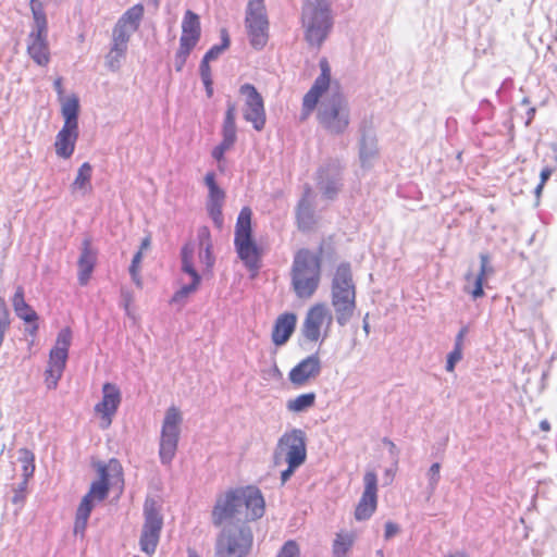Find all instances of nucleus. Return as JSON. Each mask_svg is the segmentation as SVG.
<instances>
[{
    "label": "nucleus",
    "mask_w": 557,
    "mask_h": 557,
    "mask_svg": "<svg viewBox=\"0 0 557 557\" xmlns=\"http://www.w3.org/2000/svg\"><path fill=\"white\" fill-rule=\"evenodd\" d=\"M494 272L493 267L490 264V257L486 253L480 256V272L473 274L468 271L465 275V287L463 290L472 296L473 299H478L484 296L483 284L487 280V276Z\"/></svg>",
    "instance_id": "obj_21"
},
{
    "label": "nucleus",
    "mask_w": 557,
    "mask_h": 557,
    "mask_svg": "<svg viewBox=\"0 0 557 557\" xmlns=\"http://www.w3.org/2000/svg\"><path fill=\"white\" fill-rule=\"evenodd\" d=\"M333 317L324 302L312 305L302 322V335L309 342L324 339L331 329Z\"/></svg>",
    "instance_id": "obj_12"
},
{
    "label": "nucleus",
    "mask_w": 557,
    "mask_h": 557,
    "mask_svg": "<svg viewBox=\"0 0 557 557\" xmlns=\"http://www.w3.org/2000/svg\"><path fill=\"white\" fill-rule=\"evenodd\" d=\"M73 339L70 326L60 330L55 343L49 352V360L45 371V383L48 388H55L66 367L69 350Z\"/></svg>",
    "instance_id": "obj_9"
},
{
    "label": "nucleus",
    "mask_w": 557,
    "mask_h": 557,
    "mask_svg": "<svg viewBox=\"0 0 557 557\" xmlns=\"http://www.w3.org/2000/svg\"><path fill=\"white\" fill-rule=\"evenodd\" d=\"M321 73L315 78L309 91L304 96L300 119L307 120L318 107V121L331 134H342L350 121V110L346 97L338 90H329L331 84V69L325 58L319 62Z\"/></svg>",
    "instance_id": "obj_2"
},
{
    "label": "nucleus",
    "mask_w": 557,
    "mask_h": 557,
    "mask_svg": "<svg viewBox=\"0 0 557 557\" xmlns=\"http://www.w3.org/2000/svg\"><path fill=\"white\" fill-rule=\"evenodd\" d=\"M540 174H543V175L550 174V170H549V169H547V168H545V169H543V170L541 171V173H540Z\"/></svg>",
    "instance_id": "obj_60"
},
{
    "label": "nucleus",
    "mask_w": 557,
    "mask_h": 557,
    "mask_svg": "<svg viewBox=\"0 0 557 557\" xmlns=\"http://www.w3.org/2000/svg\"><path fill=\"white\" fill-rule=\"evenodd\" d=\"M339 170V163L337 161H334L332 163V169L331 171H338Z\"/></svg>",
    "instance_id": "obj_57"
},
{
    "label": "nucleus",
    "mask_w": 557,
    "mask_h": 557,
    "mask_svg": "<svg viewBox=\"0 0 557 557\" xmlns=\"http://www.w3.org/2000/svg\"><path fill=\"white\" fill-rule=\"evenodd\" d=\"M127 47L128 42L112 37L111 48L106 57L107 66L111 71H117L120 69L121 60L125 58Z\"/></svg>",
    "instance_id": "obj_30"
},
{
    "label": "nucleus",
    "mask_w": 557,
    "mask_h": 557,
    "mask_svg": "<svg viewBox=\"0 0 557 557\" xmlns=\"http://www.w3.org/2000/svg\"><path fill=\"white\" fill-rule=\"evenodd\" d=\"M234 247L245 267L249 271L258 272L261 268L264 248L253 235L252 211L249 207L242 208L237 216L234 228Z\"/></svg>",
    "instance_id": "obj_8"
},
{
    "label": "nucleus",
    "mask_w": 557,
    "mask_h": 557,
    "mask_svg": "<svg viewBox=\"0 0 557 557\" xmlns=\"http://www.w3.org/2000/svg\"><path fill=\"white\" fill-rule=\"evenodd\" d=\"M201 28L199 16L190 10H187L182 22V40L187 39L189 42L198 44L200 39Z\"/></svg>",
    "instance_id": "obj_27"
},
{
    "label": "nucleus",
    "mask_w": 557,
    "mask_h": 557,
    "mask_svg": "<svg viewBox=\"0 0 557 557\" xmlns=\"http://www.w3.org/2000/svg\"><path fill=\"white\" fill-rule=\"evenodd\" d=\"M144 5L137 3L127 9L117 20L112 29V37L128 42L132 35L135 34L144 18Z\"/></svg>",
    "instance_id": "obj_17"
},
{
    "label": "nucleus",
    "mask_w": 557,
    "mask_h": 557,
    "mask_svg": "<svg viewBox=\"0 0 557 557\" xmlns=\"http://www.w3.org/2000/svg\"><path fill=\"white\" fill-rule=\"evenodd\" d=\"M205 182L209 188V200L207 203L208 212L214 223L221 227L223 224L222 207L225 199V193L218 186L214 176H206Z\"/></svg>",
    "instance_id": "obj_24"
},
{
    "label": "nucleus",
    "mask_w": 557,
    "mask_h": 557,
    "mask_svg": "<svg viewBox=\"0 0 557 557\" xmlns=\"http://www.w3.org/2000/svg\"><path fill=\"white\" fill-rule=\"evenodd\" d=\"M53 86H54V90L57 91V94L59 96L60 101L65 99L64 96H63L64 89H63V82H62L61 77H58L54 81Z\"/></svg>",
    "instance_id": "obj_49"
},
{
    "label": "nucleus",
    "mask_w": 557,
    "mask_h": 557,
    "mask_svg": "<svg viewBox=\"0 0 557 557\" xmlns=\"http://www.w3.org/2000/svg\"><path fill=\"white\" fill-rule=\"evenodd\" d=\"M297 226L302 232L311 231L315 223L313 209L306 200H301L296 214Z\"/></svg>",
    "instance_id": "obj_32"
},
{
    "label": "nucleus",
    "mask_w": 557,
    "mask_h": 557,
    "mask_svg": "<svg viewBox=\"0 0 557 557\" xmlns=\"http://www.w3.org/2000/svg\"><path fill=\"white\" fill-rule=\"evenodd\" d=\"M300 22L307 44L310 47L320 48L334 25L330 0H305Z\"/></svg>",
    "instance_id": "obj_6"
},
{
    "label": "nucleus",
    "mask_w": 557,
    "mask_h": 557,
    "mask_svg": "<svg viewBox=\"0 0 557 557\" xmlns=\"http://www.w3.org/2000/svg\"><path fill=\"white\" fill-rule=\"evenodd\" d=\"M548 177L549 176H541L539 184H536V186L531 190V191H534L536 197H540L542 188H543L544 184L546 183V181L548 180Z\"/></svg>",
    "instance_id": "obj_50"
},
{
    "label": "nucleus",
    "mask_w": 557,
    "mask_h": 557,
    "mask_svg": "<svg viewBox=\"0 0 557 557\" xmlns=\"http://www.w3.org/2000/svg\"><path fill=\"white\" fill-rule=\"evenodd\" d=\"M440 469H441V466L440 463L435 462L431 466L430 468V472H431V475H432V479L436 482L438 480V475H440Z\"/></svg>",
    "instance_id": "obj_51"
},
{
    "label": "nucleus",
    "mask_w": 557,
    "mask_h": 557,
    "mask_svg": "<svg viewBox=\"0 0 557 557\" xmlns=\"http://www.w3.org/2000/svg\"><path fill=\"white\" fill-rule=\"evenodd\" d=\"M542 428H543L544 430H548V429H549L548 424H547V423H545V422H543V423H542Z\"/></svg>",
    "instance_id": "obj_63"
},
{
    "label": "nucleus",
    "mask_w": 557,
    "mask_h": 557,
    "mask_svg": "<svg viewBox=\"0 0 557 557\" xmlns=\"http://www.w3.org/2000/svg\"><path fill=\"white\" fill-rule=\"evenodd\" d=\"M468 332V329L467 327H462L457 336H456V341H455V347L454 348H457V349H463V341H465V336Z\"/></svg>",
    "instance_id": "obj_48"
},
{
    "label": "nucleus",
    "mask_w": 557,
    "mask_h": 557,
    "mask_svg": "<svg viewBox=\"0 0 557 557\" xmlns=\"http://www.w3.org/2000/svg\"><path fill=\"white\" fill-rule=\"evenodd\" d=\"M28 482L29 480L23 479V481L13 490L12 503L20 508L25 504L28 494Z\"/></svg>",
    "instance_id": "obj_39"
},
{
    "label": "nucleus",
    "mask_w": 557,
    "mask_h": 557,
    "mask_svg": "<svg viewBox=\"0 0 557 557\" xmlns=\"http://www.w3.org/2000/svg\"><path fill=\"white\" fill-rule=\"evenodd\" d=\"M245 23L251 46L256 49H262L268 41L269 28L264 0H250L248 2Z\"/></svg>",
    "instance_id": "obj_11"
},
{
    "label": "nucleus",
    "mask_w": 557,
    "mask_h": 557,
    "mask_svg": "<svg viewBox=\"0 0 557 557\" xmlns=\"http://www.w3.org/2000/svg\"><path fill=\"white\" fill-rule=\"evenodd\" d=\"M235 116H236V106L233 102H227V108L225 112V117L223 121V127H222V141L214 147L212 150V157L220 161L225 151H227L236 141V123H235Z\"/></svg>",
    "instance_id": "obj_20"
},
{
    "label": "nucleus",
    "mask_w": 557,
    "mask_h": 557,
    "mask_svg": "<svg viewBox=\"0 0 557 557\" xmlns=\"http://www.w3.org/2000/svg\"><path fill=\"white\" fill-rule=\"evenodd\" d=\"M221 44L212 46L207 53L205 54V59L208 61L216 60L222 52H224L230 46V36L225 28L221 29Z\"/></svg>",
    "instance_id": "obj_37"
},
{
    "label": "nucleus",
    "mask_w": 557,
    "mask_h": 557,
    "mask_svg": "<svg viewBox=\"0 0 557 557\" xmlns=\"http://www.w3.org/2000/svg\"><path fill=\"white\" fill-rule=\"evenodd\" d=\"M307 458L305 432L294 429L285 432L278 440L274 453L275 462L281 460L292 462L293 465H302Z\"/></svg>",
    "instance_id": "obj_10"
},
{
    "label": "nucleus",
    "mask_w": 557,
    "mask_h": 557,
    "mask_svg": "<svg viewBox=\"0 0 557 557\" xmlns=\"http://www.w3.org/2000/svg\"><path fill=\"white\" fill-rule=\"evenodd\" d=\"M209 62L207 59H202L201 63H200V76H201V79H202V83L203 85H209L210 83V79L211 78V69H210V65H209Z\"/></svg>",
    "instance_id": "obj_45"
},
{
    "label": "nucleus",
    "mask_w": 557,
    "mask_h": 557,
    "mask_svg": "<svg viewBox=\"0 0 557 557\" xmlns=\"http://www.w3.org/2000/svg\"><path fill=\"white\" fill-rule=\"evenodd\" d=\"M188 557H200L195 549H188Z\"/></svg>",
    "instance_id": "obj_56"
},
{
    "label": "nucleus",
    "mask_w": 557,
    "mask_h": 557,
    "mask_svg": "<svg viewBox=\"0 0 557 557\" xmlns=\"http://www.w3.org/2000/svg\"><path fill=\"white\" fill-rule=\"evenodd\" d=\"M448 557H468L466 553L463 552H460V553H456L454 555H449Z\"/></svg>",
    "instance_id": "obj_58"
},
{
    "label": "nucleus",
    "mask_w": 557,
    "mask_h": 557,
    "mask_svg": "<svg viewBox=\"0 0 557 557\" xmlns=\"http://www.w3.org/2000/svg\"><path fill=\"white\" fill-rule=\"evenodd\" d=\"M29 7L34 20L30 32L48 33V21L42 2L39 0H30Z\"/></svg>",
    "instance_id": "obj_33"
},
{
    "label": "nucleus",
    "mask_w": 557,
    "mask_h": 557,
    "mask_svg": "<svg viewBox=\"0 0 557 557\" xmlns=\"http://www.w3.org/2000/svg\"><path fill=\"white\" fill-rule=\"evenodd\" d=\"M77 138L78 128L62 126L54 141L55 153L60 158H70L74 152Z\"/></svg>",
    "instance_id": "obj_26"
},
{
    "label": "nucleus",
    "mask_w": 557,
    "mask_h": 557,
    "mask_svg": "<svg viewBox=\"0 0 557 557\" xmlns=\"http://www.w3.org/2000/svg\"><path fill=\"white\" fill-rule=\"evenodd\" d=\"M91 185L89 181V176H76L73 185H72V191L74 194H81L84 195L88 190H90Z\"/></svg>",
    "instance_id": "obj_42"
},
{
    "label": "nucleus",
    "mask_w": 557,
    "mask_h": 557,
    "mask_svg": "<svg viewBox=\"0 0 557 557\" xmlns=\"http://www.w3.org/2000/svg\"><path fill=\"white\" fill-rule=\"evenodd\" d=\"M534 114H535V108H530L528 110V120H527V124H530V122L533 120L534 117Z\"/></svg>",
    "instance_id": "obj_54"
},
{
    "label": "nucleus",
    "mask_w": 557,
    "mask_h": 557,
    "mask_svg": "<svg viewBox=\"0 0 557 557\" xmlns=\"http://www.w3.org/2000/svg\"><path fill=\"white\" fill-rule=\"evenodd\" d=\"M276 557H300L299 545L293 540L285 542Z\"/></svg>",
    "instance_id": "obj_41"
},
{
    "label": "nucleus",
    "mask_w": 557,
    "mask_h": 557,
    "mask_svg": "<svg viewBox=\"0 0 557 557\" xmlns=\"http://www.w3.org/2000/svg\"><path fill=\"white\" fill-rule=\"evenodd\" d=\"M205 87H206L207 95H208L209 97H211V96H212V94H213V89H212V79H210L209 85H205Z\"/></svg>",
    "instance_id": "obj_55"
},
{
    "label": "nucleus",
    "mask_w": 557,
    "mask_h": 557,
    "mask_svg": "<svg viewBox=\"0 0 557 557\" xmlns=\"http://www.w3.org/2000/svg\"><path fill=\"white\" fill-rule=\"evenodd\" d=\"M48 33L30 32L27 37V53L38 65L45 66L50 61Z\"/></svg>",
    "instance_id": "obj_23"
},
{
    "label": "nucleus",
    "mask_w": 557,
    "mask_h": 557,
    "mask_svg": "<svg viewBox=\"0 0 557 557\" xmlns=\"http://www.w3.org/2000/svg\"><path fill=\"white\" fill-rule=\"evenodd\" d=\"M462 359V350L454 348L453 351L449 352L446 362V370L448 372H453L455 370V366L458 361Z\"/></svg>",
    "instance_id": "obj_43"
},
{
    "label": "nucleus",
    "mask_w": 557,
    "mask_h": 557,
    "mask_svg": "<svg viewBox=\"0 0 557 557\" xmlns=\"http://www.w3.org/2000/svg\"><path fill=\"white\" fill-rule=\"evenodd\" d=\"M264 512V497L255 485L232 487L220 494L211 511L212 523L215 527L232 520L243 523L220 532L215 542V557H246L253 544L252 531L246 523L261 519Z\"/></svg>",
    "instance_id": "obj_1"
},
{
    "label": "nucleus",
    "mask_w": 557,
    "mask_h": 557,
    "mask_svg": "<svg viewBox=\"0 0 557 557\" xmlns=\"http://www.w3.org/2000/svg\"><path fill=\"white\" fill-rule=\"evenodd\" d=\"M198 243H187L182 248V270L190 275L191 283L181 287L172 297V302L181 301L196 292L201 283V275H211L215 262L212 252L211 234L208 227L199 228Z\"/></svg>",
    "instance_id": "obj_3"
},
{
    "label": "nucleus",
    "mask_w": 557,
    "mask_h": 557,
    "mask_svg": "<svg viewBox=\"0 0 557 557\" xmlns=\"http://www.w3.org/2000/svg\"><path fill=\"white\" fill-rule=\"evenodd\" d=\"M239 95L244 97V120L250 123L255 131H263L267 123L263 97L257 90V88L249 83H246L239 87Z\"/></svg>",
    "instance_id": "obj_14"
},
{
    "label": "nucleus",
    "mask_w": 557,
    "mask_h": 557,
    "mask_svg": "<svg viewBox=\"0 0 557 557\" xmlns=\"http://www.w3.org/2000/svg\"><path fill=\"white\" fill-rule=\"evenodd\" d=\"M131 298H132V297H131V295H129V294H127V295H126V298H125V299H126V304H125V307H126V308H128V306H129Z\"/></svg>",
    "instance_id": "obj_59"
},
{
    "label": "nucleus",
    "mask_w": 557,
    "mask_h": 557,
    "mask_svg": "<svg viewBox=\"0 0 557 557\" xmlns=\"http://www.w3.org/2000/svg\"><path fill=\"white\" fill-rule=\"evenodd\" d=\"M315 398L317 396L313 392L305 393L287 400L286 408L290 412H301L313 407L315 404Z\"/></svg>",
    "instance_id": "obj_34"
},
{
    "label": "nucleus",
    "mask_w": 557,
    "mask_h": 557,
    "mask_svg": "<svg viewBox=\"0 0 557 557\" xmlns=\"http://www.w3.org/2000/svg\"><path fill=\"white\" fill-rule=\"evenodd\" d=\"M141 259H143L141 250H138L136 252V255L134 256V258L132 260V264L129 267L131 276L138 287H141V280H140V275H139Z\"/></svg>",
    "instance_id": "obj_40"
},
{
    "label": "nucleus",
    "mask_w": 557,
    "mask_h": 557,
    "mask_svg": "<svg viewBox=\"0 0 557 557\" xmlns=\"http://www.w3.org/2000/svg\"><path fill=\"white\" fill-rule=\"evenodd\" d=\"M197 44L189 42L187 39H180V48L174 57V67L177 72H181L189 57L191 50L196 47Z\"/></svg>",
    "instance_id": "obj_36"
},
{
    "label": "nucleus",
    "mask_w": 557,
    "mask_h": 557,
    "mask_svg": "<svg viewBox=\"0 0 557 557\" xmlns=\"http://www.w3.org/2000/svg\"><path fill=\"white\" fill-rule=\"evenodd\" d=\"M27 302L25 301L24 288L18 286L12 298V306L14 311L22 309Z\"/></svg>",
    "instance_id": "obj_44"
},
{
    "label": "nucleus",
    "mask_w": 557,
    "mask_h": 557,
    "mask_svg": "<svg viewBox=\"0 0 557 557\" xmlns=\"http://www.w3.org/2000/svg\"><path fill=\"white\" fill-rule=\"evenodd\" d=\"M99 480L91 483L88 493L83 497L75 517L74 532L84 533L91 510L94 502L103 500L109 493L111 479L116 483H123V470L121 463L116 459H111L108 465H100L98 467Z\"/></svg>",
    "instance_id": "obj_5"
},
{
    "label": "nucleus",
    "mask_w": 557,
    "mask_h": 557,
    "mask_svg": "<svg viewBox=\"0 0 557 557\" xmlns=\"http://www.w3.org/2000/svg\"><path fill=\"white\" fill-rule=\"evenodd\" d=\"M97 262V252L91 248V240L89 238L84 239L82 253L78 258V283L82 286L88 284L91 274L94 272L95 265Z\"/></svg>",
    "instance_id": "obj_25"
},
{
    "label": "nucleus",
    "mask_w": 557,
    "mask_h": 557,
    "mask_svg": "<svg viewBox=\"0 0 557 557\" xmlns=\"http://www.w3.org/2000/svg\"><path fill=\"white\" fill-rule=\"evenodd\" d=\"M18 454L22 463L23 479L30 480L35 472V455L27 448H21Z\"/></svg>",
    "instance_id": "obj_35"
},
{
    "label": "nucleus",
    "mask_w": 557,
    "mask_h": 557,
    "mask_svg": "<svg viewBox=\"0 0 557 557\" xmlns=\"http://www.w3.org/2000/svg\"><path fill=\"white\" fill-rule=\"evenodd\" d=\"M529 103H530L529 98H523V99H522V104H529Z\"/></svg>",
    "instance_id": "obj_61"
},
{
    "label": "nucleus",
    "mask_w": 557,
    "mask_h": 557,
    "mask_svg": "<svg viewBox=\"0 0 557 557\" xmlns=\"http://www.w3.org/2000/svg\"><path fill=\"white\" fill-rule=\"evenodd\" d=\"M151 2L154 4V7H159L160 0H151Z\"/></svg>",
    "instance_id": "obj_62"
},
{
    "label": "nucleus",
    "mask_w": 557,
    "mask_h": 557,
    "mask_svg": "<svg viewBox=\"0 0 557 557\" xmlns=\"http://www.w3.org/2000/svg\"><path fill=\"white\" fill-rule=\"evenodd\" d=\"M290 288L300 300L311 299L322 277V256L308 248L298 249L289 271Z\"/></svg>",
    "instance_id": "obj_4"
},
{
    "label": "nucleus",
    "mask_w": 557,
    "mask_h": 557,
    "mask_svg": "<svg viewBox=\"0 0 557 557\" xmlns=\"http://www.w3.org/2000/svg\"><path fill=\"white\" fill-rule=\"evenodd\" d=\"M356 541V534L348 531H339L336 533L332 545L334 557H347Z\"/></svg>",
    "instance_id": "obj_31"
},
{
    "label": "nucleus",
    "mask_w": 557,
    "mask_h": 557,
    "mask_svg": "<svg viewBox=\"0 0 557 557\" xmlns=\"http://www.w3.org/2000/svg\"><path fill=\"white\" fill-rule=\"evenodd\" d=\"M331 302L337 323L345 325L357 308L356 284L348 262H343L335 268L331 281Z\"/></svg>",
    "instance_id": "obj_7"
},
{
    "label": "nucleus",
    "mask_w": 557,
    "mask_h": 557,
    "mask_svg": "<svg viewBox=\"0 0 557 557\" xmlns=\"http://www.w3.org/2000/svg\"><path fill=\"white\" fill-rule=\"evenodd\" d=\"M91 165L88 163V162H85L81 165V168L78 169V173L77 174H87L91 171Z\"/></svg>",
    "instance_id": "obj_52"
},
{
    "label": "nucleus",
    "mask_w": 557,
    "mask_h": 557,
    "mask_svg": "<svg viewBox=\"0 0 557 557\" xmlns=\"http://www.w3.org/2000/svg\"><path fill=\"white\" fill-rule=\"evenodd\" d=\"M288 467L281 474L282 483H285L295 472V470L301 465H293L292 462H287Z\"/></svg>",
    "instance_id": "obj_47"
},
{
    "label": "nucleus",
    "mask_w": 557,
    "mask_h": 557,
    "mask_svg": "<svg viewBox=\"0 0 557 557\" xmlns=\"http://www.w3.org/2000/svg\"><path fill=\"white\" fill-rule=\"evenodd\" d=\"M122 396L119 387L112 383H104L102 386V398L96 404L94 410L100 418V426L108 429L121 404Z\"/></svg>",
    "instance_id": "obj_16"
},
{
    "label": "nucleus",
    "mask_w": 557,
    "mask_h": 557,
    "mask_svg": "<svg viewBox=\"0 0 557 557\" xmlns=\"http://www.w3.org/2000/svg\"><path fill=\"white\" fill-rule=\"evenodd\" d=\"M79 99L72 95L61 100V114L64 119L63 126L78 128Z\"/></svg>",
    "instance_id": "obj_28"
},
{
    "label": "nucleus",
    "mask_w": 557,
    "mask_h": 557,
    "mask_svg": "<svg viewBox=\"0 0 557 557\" xmlns=\"http://www.w3.org/2000/svg\"><path fill=\"white\" fill-rule=\"evenodd\" d=\"M14 312L24 322L34 323L30 333L35 335L38 331V314L36 313V311L27 304L22 309H17Z\"/></svg>",
    "instance_id": "obj_38"
},
{
    "label": "nucleus",
    "mask_w": 557,
    "mask_h": 557,
    "mask_svg": "<svg viewBox=\"0 0 557 557\" xmlns=\"http://www.w3.org/2000/svg\"><path fill=\"white\" fill-rule=\"evenodd\" d=\"M146 521L140 536V549L148 555L156 552L162 529V519L154 509L146 507Z\"/></svg>",
    "instance_id": "obj_18"
},
{
    "label": "nucleus",
    "mask_w": 557,
    "mask_h": 557,
    "mask_svg": "<svg viewBox=\"0 0 557 557\" xmlns=\"http://www.w3.org/2000/svg\"><path fill=\"white\" fill-rule=\"evenodd\" d=\"M359 154L363 169H367V166L370 165L371 162L379 156L377 140L375 136L371 134L362 135L360 140Z\"/></svg>",
    "instance_id": "obj_29"
},
{
    "label": "nucleus",
    "mask_w": 557,
    "mask_h": 557,
    "mask_svg": "<svg viewBox=\"0 0 557 557\" xmlns=\"http://www.w3.org/2000/svg\"><path fill=\"white\" fill-rule=\"evenodd\" d=\"M297 325V315L294 312H283L274 321L271 339L275 346L285 345L294 334Z\"/></svg>",
    "instance_id": "obj_22"
},
{
    "label": "nucleus",
    "mask_w": 557,
    "mask_h": 557,
    "mask_svg": "<svg viewBox=\"0 0 557 557\" xmlns=\"http://www.w3.org/2000/svg\"><path fill=\"white\" fill-rule=\"evenodd\" d=\"M150 246V238L149 237H146L143 239L141 242V246H140V249L141 250V253L144 252V250H146L148 247Z\"/></svg>",
    "instance_id": "obj_53"
},
{
    "label": "nucleus",
    "mask_w": 557,
    "mask_h": 557,
    "mask_svg": "<svg viewBox=\"0 0 557 557\" xmlns=\"http://www.w3.org/2000/svg\"><path fill=\"white\" fill-rule=\"evenodd\" d=\"M364 490L356 505L354 517L357 521H364L372 517L377 508V475L374 471H367L363 476Z\"/></svg>",
    "instance_id": "obj_15"
},
{
    "label": "nucleus",
    "mask_w": 557,
    "mask_h": 557,
    "mask_svg": "<svg viewBox=\"0 0 557 557\" xmlns=\"http://www.w3.org/2000/svg\"><path fill=\"white\" fill-rule=\"evenodd\" d=\"M182 422V414L177 407H170L166 410L160 440V458L162 462L169 463L174 458L178 437H180V424Z\"/></svg>",
    "instance_id": "obj_13"
},
{
    "label": "nucleus",
    "mask_w": 557,
    "mask_h": 557,
    "mask_svg": "<svg viewBox=\"0 0 557 557\" xmlns=\"http://www.w3.org/2000/svg\"><path fill=\"white\" fill-rule=\"evenodd\" d=\"M321 369L319 356L315 354L310 355L292 368L288 379L295 387H301L319 376Z\"/></svg>",
    "instance_id": "obj_19"
},
{
    "label": "nucleus",
    "mask_w": 557,
    "mask_h": 557,
    "mask_svg": "<svg viewBox=\"0 0 557 557\" xmlns=\"http://www.w3.org/2000/svg\"><path fill=\"white\" fill-rule=\"evenodd\" d=\"M399 532V528L396 523L394 522H386L385 523V533H384V536L386 540H389L392 539L394 535H396L397 533Z\"/></svg>",
    "instance_id": "obj_46"
}]
</instances>
